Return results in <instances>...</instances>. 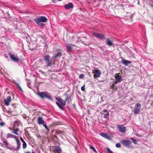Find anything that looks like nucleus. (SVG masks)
I'll use <instances>...</instances> for the list:
<instances>
[{
  "label": "nucleus",
  "mask_w": 153,
  "mask_h": 153,
  "mask_svg": "<svg viewBox=\"0 0 153 153\" xmlns=\"http://www.w3.org/2000/svg\"><path fill=\"white\" fill-rule=\"evenodd\" d=\"M37 122L39 125H42L48 131H49V129L46 125V123L45 122L42 117H39L37 120Z\"/></svg>",
  "instance_id": "nucleus-3"
},
{
  "label": "nucleus",
  "mask_w": 153,
  "mask_h": 153,
  "mask_svg": "<svg viewBox=\"0 0 153 153\" xmlns=\"http://www.w3.org/2000/svg\"><path fill=\"white\" fill-rule=\"evenodd\" d=\"M92 35L94 36L96 38L100 39L102 40H103L105 38L104 35L103 34L101 33H94L92 34Z\"/></svg>",
  "instance_id": "nucleus-5"
},
{
  "label": "nucleus",
  "mask_w": 153,
  "mask_h": 153,
  "mask_svg": "<svg viewBox=\"0 0 153 153\" xmlns=\"http://www.w3.org/2000/svg\"><path fill=\"white\" fill-rule=\"evenodd\" d=\"M11 101V97L10 96H8L6 99L4 100V104L6 106H8L9 103V102Z\"/></svg>",
  "instance_id": "nucleus-19"
},
{
  "label": "nucleus",
  "mask_w": 153,
  "mask_h": 153,
  "mask_svg": "<svg viewBox=\"0 0 153 153\" xmlns=\"http://www.w3.org/2000/svg\"><path fill=\"white\" fill-rule=\"evenodd\" d=\"M16 124L18 125V126H19V124L18 123V122L15 121L14 124V126L13 127V131L12 132V133L15 134L16 135H18L19 134L18 132H20V131L18 128H15V126Z\"/></svg>",
  "instance_id": "nucleus-9"
},
{
  "label": "nucleus",
  "mask_w": 153,
  "mask_h": 153,
  "mask_svg": "<svg viewBox=\"0 0 153 153\" xmlns=\"http://www.w3.org/2000/svg\"><path fill=\"white\" fill-rule=\"evenodd\" d=\"M8 55L11 59L14 62H18L19 59L14 54L9 53Z\"/></svg>",
  "instance_id": "nucleus-16"
},
{
  "label": "nucleus",
  "mask_w": 153,
  "mask_h": 153,
  "mask_svg": "<svg viewBox=\"0 0 153 153\" xmlns=\"http://www.w3.org/2000/svg\"><path fill=\"white\" fill-rule=\"evenodd\" d=\"M53 150L54 152L56 153H61L62 152L61 148L57 146H54Z\"/></svg>",
  "instance_id": "nucleus-20"
},
{
  "label": "nucleus",
  "mask_w": 153,
  "mask_h": 153,
  "mask_svg": "<svg viewBox=\"0 0 153 153\" xmlns=\"http://www.w3.org/2000/svg\"><path fill=\"white\" fill-rule=\"evenodd\" d=\"M100 135L102 137L108 139H109L110 138L109 137L106 133H101L100 134Z\"/></svg>",
  "instance_id": "nucleus-28"
},
{
  "label": "nucleus",
  "mask_w": 153,
  "mask_h": 153,
  "mask_svg": "<svg viewBox=\"0 0 153 153\" xmlns=\"http://www.w3.org/2000/svg\"><path fill=\"white\" fill-rule=\"evenodd\" d=\"M106 150L108 153H113L109 148H107Z\"/></svg>",
  "instance_id": "nucleus-34"
},
{
  "label": "nucleus",
  "mask_w": 153,
  "mask_h": 153,
  "mask_svg": "<svg viewBox=\"0 0 153 153\" xmlns=\"http://www.w3.org/2000/svg\"><path fill=\"white\" fill-rule=\"evenodd\" d=\"M38 94L42 99H46L50 100H52L51 97L48 93L44 92H39Z\"/></svg>",
  "instance_id": "nucleus-2"
},
{
  "label": "nucleus",
  "mask_w": 153,
  "mask_h": 153,
  "mask_svg": "<svg viewBox=\"0 0 153 153\" xmlns=\"http://www.w3.org/2000/svg\"><path fill=\"white\" fill-rule=\"evenodd\" d=\"M120 142L122 144L126 146H129L131 143V142L130 140H122Z\"/></svg>",
  "instance_id": "nucleus-15"
},
{
  "label": "nucleus",
  "mask_w": 153,
  "mask_h": 153,
  "mask_svg": "<svg viewBox=\"0 0 153 153\" xmlns=\"http://www.w3.org/2000/svg\"><path fill=\"white\" fill-rule=\"evenodd\" d=\"M119 74L120 73H117L115 74V79L114 82L117 84L120 82L122 80L121 76L119 75Z\"/></svg>",
  "instance_id": "nucleus-12"
},
{
  "label": "nucleus",
  "mask_w": 153,
  "mask_h": 153,
  "mask_svg": "<svg viewBox=\"0 0 153 153\" xmlns=\"http://www.w3.org/2000/svg\"><path fill=\"white\" fill-rule=\"evenodd\" d=\"M57 53H56V55H55L53 56V58L55 59L56 58L59 57L62 55V52L59 51H57Z\"/></svg>",
  "instance_id": "nucleus-25"
},
{
  "label": "nucleus",
  "mask_w": 153,
  "mask_h": 153,
  "mask_svg": "<svg viewBox=\"0 0 153 153\" xmlns=\"http://www.w3.org/2000/svg\"><path fill=\"white\" fill-rule=\"evenodd\" d=\"M80 39L81 37L79 38L78 36H74L72 38L71 42L72 43V42H73L76 43L79 45V42Z\"/></svg>",
  "instance_id": "nucleus-17"
},
{
  "label": "nucleus",
  "mask_w": 153,
  "mask_h": 153,
  "mask_svg": "<svg viewBox=\"0 0 153 153\" xmlns=\"http://www.w3.org/2000/svg\"><path fill=\"white\" fill-rule=\"evenodd\" d=\"M84 75L83 74H80L79 76V78L80 79H83L84 77Z\"/></svg>",
  "instance_id": "nucleus-37"
},
{
  "label": "nucleus",
  "mask_w": 153,
  "mask_h": 153,
  "mask_svg": "<svg viewBox=\"0 0 153 153\" xmlns=\"http://www.w3.org/2000/svg\"><path fill=\"white\" fill-rule=\"evenodd\" d=\"M7 138H10V137H12V138H14L15 139L16 138L15 137H17L16 136H14L13 135H12L11 134H7Z\"/></svg>",
  "instance_id": "nucleus-30"
},
{
  "label": "nucleus",
  "mask_w": 153,
  "mask_h": 153,
  "mask_svg": "<svg viewBox=\"0 0 153 153\" xmlns=\"http://www.w3.org/2000/svg\"><path fill=\"white\" fill-rule=\"evenodd\" d=\"M15 137L16 138L15 139L16 140V141L17 146V147L14 148L13 149L15 150L18 151L20 148L21 143L19 139L17 138V137Z\"/></svg>",
  "instance_id": "nucleus-18"
},
{
  "label": "nucleus",
  "mask_w": 153,
  "mask_h": 153,
  "mask_svg": "<svg viewBox=\"0 0 153 153\" xmlns=\"http://www.w3.org/2000/svg\"><path fill=\"white\" fill-rule=\"evenodd\" d=\"M116 146L117 148H120L121 146L120 143H119L116 144Z\"/></svg>",
  "instance_id": "nucleus-36"
},
{
  "label": "nucleus",
  "mask_w": 153,
  "mask_h": 153,
  "mask_svg": "<svg viewBox=\"0 0 153 153\" xmlns=\"http://www.w3.org/2000/svg\"><path fill=\"white\" fill-rule=\"evenodd\" d=\"M93 73L94 74V77L95 78L96 77H99L101 75V73L99 69H95L94 71L93 70Z\"/></svg>",
  "instance_id": "nucleus-13"
},
{
  "label": "nucleus",
  "mask_w": 153,
  "mask_h": 153,
  "mask_svg": "<svg viewBox=\"0 0 153 153\" xmlns=\"http://www.w3.org/2000/svg\"><path fill=\"white\" fill-rule=\"evenodd\" d=\"M89 40L88 39L85 37H82V38H81L80 39L79 42H82L85 45H88L90 44Z\"/></svg>",
  "instance_id": "nucleus-10"
},
{
  "label": "nucleus",
  "mask_w": 153,
  "mask_h": 153,
  "mask_svg": "<svg viewBox=\"0 0 153 153\" xmlns=\"http://www.w3.org/2000/svg\"><path fill=\"white\" fill-rule=\"evenodd\" d=\"M64 7L65 9H68L73 8L74 5L72 3H69L67 4H65Z\"/></svg>",
  "instance_id": "nucleus-24"
},
{
  "label": "nucleus",
  "mask_w": 153,
  "mask_h": 153,
  "mask_svg": "<svg viewBox=\"0 0 153 153\" xmlns=\"http://www.w3.org/2000/svg\"><path fill=\"white\" fill-rule=\"evenodd\" d=\"M81 89L83 91H85V85L81 87Z\"/></svg>",
  "instance_id": "nucleus-38"
},
{
  "label": "nucleus",
  "mask_w": 153,
  "mask_h": 153,
  "mask_svg": "<svg viewBox=\"0 0 153 153\" xmlns=\"http://www.w3.org/2000/svg\"><path fill=\"white\" fill-rule=\"evenodd\" d=\"M54 137H56V136H55V135Z\"/></svg>",
  "instance_id": "nucleus-45"
},
{
  "label": "nucleus",
  "mask_w": 153,
  "mask_h": 153,
  "mask_svg": "<svg viewBox=\"0 0 153 153\" xmlns=\"http://www.w3.org/2000/svg\"><path fill=\"white\" fill-rule=\"evenodd\" d=\"M150 5L151 7H152L153 8V2H152V4H150Z\"/></svg>",
  "instance_id": "nucleus-40"
},
{
  "label": "nucleus",
  "mask_w": 153,
  "mask_h": 153,
  "mask_svg": "<svg viewBox=\"0 0 153 153\" xmlns=\"http://www.w3.org/2000/svg\"><path fill=\"white\" fill-rule=\"evenodd\" d=\"M117 128L119 131L122 133H125L126 131V127H124L123 125H117Z\"/></svg>",
  "instance_id": "nucleus-8"
},
{
  "label": "nucleus",
  "mask_w": 153,
  "mask_h": 153,
  "mask_svg": "<svg viewBox=\"0 0 153 153\" xmlns=\"http://www.w3.org/2000/svg\"><path fill=\"white\" fill-rule=\"evenodd\" d=\"M141 106V104L140 103H137L136 104L135 106V108L133 110L134 113L135 114H137L140 112Z\"/></svg>",
  "instance_id": "nucleus-7"
},
{
  "label": "nucleus",
  "mask_w": 153,
  "mask_h": 153,
  "mask_svg": "<svg viewBox=\"0 0 153 153\" xmlns=\"http://www.w3.org/2000/svg\"><path fill=\"white\" fill-rule=\"evenodd\" d=\"M121 62L126 66L128 65L129 64L131 63L130 61L127 60L125 59H123L121 61Z\"/></svg>",
  "instance_id": "nucleus-23"
},
{
  "label": "nucleus",
  "mask_w": 153,
  "mask_h": 153,
  "mask_svg": "<svg viewBox=\"0 0 153 153\" xmlns=\"http://www.w3.org/2000/svg\"><path fill=\"white\" fill-rule=\"evenodd\" d=\"M20 140L23 143L22 148L23 149H25L27 147V144L22 137H20Z\"/></svg>",
  "instance_id": "nucleus-27"
},
{
  "label": "nucleus",
  "mask_w": 153,
  "mask_h": 153,
  "mask_svg": "<svg viewBox=\"0 0 153 153\" xmlns=\"http://www.w3.org/2000/svg\"><path fill=\"white\" fill-rule=\"evenodd\" d=\"M9 128L10 130H13V128H11L10 127H9Z\"/></svg>",
  "instance_id": "nucleus-41"
},
{
  "label": "nucleus",
  "mask_w": 153,
  "mask_h": 153,
  "mask_svg": "<svg viewBox=\"0 0 153 153\" xmlns=\"http://www.w3.org/2000/svg\"><path fill=\"white\" fill-rule=\"evenodd\" d=\"M89 147L90 149H92V150L96 153H97V151L96 150V149L94 148V147H93L91 145H89Z\"/></svg>",
  "instance_id": "nucleus-31"
},
{
  "label": "nucleus",
  "mask_w": 153,
  "mask_h": 153,
  "mask_svg": "<svg viewBox=\"0 0 153 153\" xmlns=\"http://www.w3.org/2000/svg\"><path fill=\"white\" fill-rule=\"evenodd\" d=\"M7 148H9V149H11V148H9V147H7Z\"/></svg>",
  "instance_id": "nucleus-44"
},
{
  "label": "nucleus",
  "mask_w": 153,
  "mask_h": 153,
  "mask_svg": "<svg viewBox=\"0 0 153 153\" xmlns=\"http://www.w3.org/2000/svg\"><path fill=\"white\" fill-rule=\"evenodd\" d=\"M32 153H36L34 152L33 151V152H32Z\"/></svg>",
  "instance_id": "nucleus-43"
},
{
  "label": "nucleus",
  "mask_w": 153,
  "mask_h": 153,
  "mask_svg": "<svg viewBox=\"0 0 153 153\" xmlns=\"http://www.w3.org/2000/svg\"><path fill=\"white\" fill-rule=\"evenodd\" d=\"M119 6H122V5H119Z\"/></svg>",
  "instance_id": "nucleus-46"
},
{
  "label": "nucleus",
  "mask_w": 153,
  "mask_h": 153,
  "mask_svg": "<svg viewBox=\"0 0 153 153\" xmlns=\"http://www.w3.org/2000/svg\"><path fill=\"white\" fill-rule=\"evenodd\" d=\"M5 125V123L4 122H1L0 123V126H4Z\"/></svg>",
  "instance_id": "nucleus-35"
},
{
  "label": "nucleus",
  "mask_w": 153,
  "mask_h": 153,
  "mask_svg": "<svg viewBox=\"0 0 153 153\" xmlns=\"http://www.w3.org/2000/svg\"><path fill=\"white\" fill-rule=\"evenodd\" d=\"M104 116L103 117L105 118H108L109 115V113L107 110L104 109L103 111Z\"/></svg>",
  "instance_id": "nucleus-26"
},
{
  "label": "nucleus",
  "mask_w": 153,
  "mask_h": 153,
  "mask_svg": "<svg viewBox=\"0 0 153 153\" xmlns=\"http://www.w3.org/2000/svg\"><path fill=\"white\" fill-rule=\"evenodd\" d=\"M17 86L18 87V88L21 91H22V88H21V87L20 86V85L19 84H17Z\"/></svg>",
  "instance_id": "nucleus-33"
},
{
  "label": "nucleus",
  "mask_w": 153,
  "mask_h": 153,
  "mask_svg": "<svg viewBox=\"0 0 153 153\" xmlns=\"http://www.w3.org/2000/svg\"><path fill=\"white\" fill-rule=\"evenodd\" d=\"M106 44L109 46H112L113 45V41L111 38H108L106 41Z\"/></svg>",
  "instance_id": "nucleus-21"
},
{
  "label": "nucleus",
  "mask_w": 153,
  "mask_h": 153,
  "mask_svg": "<svg viewBox=\"0 0 153 153\" xmlns=\"http://www.w3.org/2000/svg\"><path fill=\"white\" fill-rule=\"evenodd\" d=\"M25 153H31L29 152H25Z\"/></svg>",
  "instance_id": "nucleus-42"
},
{
  "label": "nucleus",
  "mask_w": 153,
  "mask_h": 153,
  "mask_svg": "<svg viewBox=\"0 0 153 153\" xmlns=\"http://www.w3.org/2000/svg\"><path fill=\"white\" fill-rule=\"evenodd\" d=\"M3 143L4 144V145L6 146H7L8 145L7 142L5 141H4Z\"/></svg>",
  "instance_id": "nucleus-39"
},
{
  "label": "nucleus",
  "mask_w": 153,
  "mask_h": 153,
  "mask_svg": "<svg viewBox=\"0 0 153 153\" xmlns=\"http://www.w3.org/2000/svg\"><path fill=\"white\" fill-rule=\"evenodd\" d=\"M116 83L114 82L110 86V88L113 91H115L117 90V88L115 86V85L116 84Z\"/></svg>",
  "instance_id": "nucleus-22"
},
{
  "label": "nucleus",
  "mask_w": 153,
  "mask_h": 153,
  "mask_svg": "<svg viewBox=\"0 0 153 153\" xmlns=\"http://www.w3.org/2000/svg\"><path fill=\"white\" fill-rule=\"evenodd\" d=\"M56 134L59 136H60L62 138H64L65 136L66 133L63 131L59 130H56L55 131Z\"/></svg>",
  "instance_id": "nucleus-14"
},
{
  "label": "nucleus",
  "mask_w": 153,
  "mask_h": 153,
  "mask_svg": "<svg viewBox=\"0 0 153 153\" xmlns=\"http://www.w3.org/2000/svg\"><path fill=\"white\" fill-rule=\"evenodd\" d=\"M50 56L49 55H47L45 56L44 61L45 62L47 66H51L52 64V61L50 59Z\"/></svg>",
  "instance_id": "nucleus-6"
},
{
  "label": "nucleus",
  "mask_w": 153,
  "mask_h": 153,
  "mask_svg": "<svg viewBox=\"0 0 153 153\" xmlns=\"http://www.w3.org/2000/svg\"><path fill=\"white\" fill-rule=\"evenodd\" d=\"M73 47H79V45L73 42H72L71 44H67L66 47L67 51L68 52H70L73 49Z\"/></svg>",
  "instance_id": "nucleus-4"
},
{
  "label": "nucleus",
  "mask_w": 153,
  "mask_h": 153,
  "mask_svg": "<svg viewBox=\"0 0 153 153\" xmlns=\"http://www.w3.org/2000/svg\"><path fill=\"white\" fill-rule=\"evenodd\" d=\"M56 99L59 102H60L62 105L64 106L66 104L65 101H67V100H68L69 98L68 97H67L65 101H64L62 99L60 98L59 97H56Z\"/></svg>",
  "instance_id": "nucleus-11"
},
{
  "label": "nucleus",
  "mask_w": 153,
  "mask_h": 153,
  "mask_svg": "<svg viewBox=\"0 0 153 153\" xmlns=\"http://www.w3.org/2000/svg\"><path fill=\"white\" fill-rule=\"evenodd\" d=\"M48 19L45 17L42 16L39 18H35L34 19V22L39 26H42L44 24L43 22H46Z\"/></svg>",
  "instance_id": "nucleus-1"
},
{
  "label": "nucleus",
  "mask_w": 153,
  "mask_h": 153,
  "mask_svg": "<svg viewBox=\"0 0 153 153\" xmlns=\"http://www.w3.org/2000/svg\"><path fill=\"white\" fill-rule=\"evenodd\" d=\"M56 104L58 107L61 110H64L65 108L62 106L58 102H56Z\"/></svg>",
  "instance_id": "nucleus-29"
},
{
  "label": "nucleus",
  "mask_w": 153,
  "mask_h": 153,
  "mask_svg": "<svg viewBox=\"0 0 153 153\" xmlns=\"http://www.w3.org/2000/svg\"><path fill=\"white\" fill-rule=\"evenodd\" d=\"M131 139L132 140L134 144H137V141L136 139H134V138H133L132 137L131 138Z\"/></svg>",
  "instance_id": "nucleus-32"
}]
</instances>
